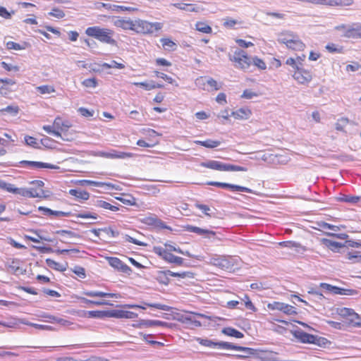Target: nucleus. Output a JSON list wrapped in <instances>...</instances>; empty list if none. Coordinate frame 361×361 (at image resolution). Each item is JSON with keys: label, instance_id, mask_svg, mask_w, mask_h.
Segmentation results:
<instances>
[{"label": "nucleus", "instance_id": "nucleus-16", "mask_svg": "<svg viewBox=\"0 0 361 361\" xmlns=\"http://www.w3.org/2000/svg\"><path fill=\"white\" fill-rule=\"evenodd\" d=\"M52 215L55 216H66V217L73 216H75L77 218H80V219H97L98 217V215L96 213H92V212H83V213H78V214H73L70 212H66L54 211V210H53Z\"/></svg>", "mask_w": 361, "mask_h": 361}, {"label": "nucleus", "instance_id": "nucleus-2", "mask_svg": "<svg viewBox=\"0 0 361 361\" xmlns=\"http://www.w3.org/2000/svg\"><path fill=\"white\" fill-rule=\"evenodd\" d=\"M278 42L284 44L288 49L293 51H303L306 48L305 44L299 35L290 30H284L280 32Z\"/></svg>", "mask_w": 361, "mask_h": 361}, {"label": "nucleus", "instance_id": "nucleus-52", "mask_svg": "<svg viewBox=\"0 0 361 361\" xmlns=\"http://www.w3.org/2000/svg\"><path fill=\"white\" fill-rule=\"evenodd\" d=\"M347 258L353 262H361V255L357 251L349 252Z\"/></svg>", "mask_w": 361, "mask_h": 361}, {"label": "nucleus", "instance_id": "nucleus-8", "mask_svg": "<svg viewBox=\"0 0 361 361\" xmlns=\"http://www.w3.org/2000/svg\"><path fill=\"white\" fill-rule=\"evenodd\" d=\"M196 341L202 345L209 348H216L218 347L219 348L228 349V350H235L240 351H247L250 348L246 347H242L233 345L227 342H214L209 339H203L201 338H196Z\"/></svg>", "mask_w": 361, "mask_h": 361}, {"label": "nucleus", "instance_id": "nucleus-62", "mask_svg": "<svg viewBox=\"0 0 361 361\" xmlns=\"http://www.w3.org/2000/svg\"><path fill=\"white\" fill-rule=\"evenodd\" d=\"M283 302L274 301L269 303L267 307L271 310H279L281 311Z\"/></svg>", "mask_w": 361, "mask_h": 361}, {"label": "nucleus", "instance_id": "nucleus-44", "mask_svg": "<svg viewBox=\"0 0 361 361\" xmlns=\"http://www.w3.org/2000/svg\"><path fill=\"white\" fill-rule=\"evenodd\" d=\"M3 188L8 192L22 195L23 188H16L13 184L5 183H4Z\"/></svg>", "mask_w": 361, "mask_h": 361}, {"label": "nucleus", "instance_id": "nucleus-48", "mask_svg": "<svg viewBox=\"0 0 361 361\" xmlns=\"http://www.w3.org/2000/svg\"><path fill=\"white\" fill-rule=\"evenodd\" d=\"M25 144L28 146H30L33 148H37L39 147V143L37 142V140L30 135H25L24 137Z\"/></svg>", "mask_w": 361, "mask_h": 361}, {"label": "nucleus", "instance_id": "nucleus-55", "mask_svg": "<svg viewBox=\"0 0 361 361\" xmlns=\"http://www.w3.org/2000/svg\"><path fill=\"white\" fill-rule=\"evenodd\" d=\"M154 74L157 77L162 78L170 84L175 82L174 79L164 73L156 71H154Z\"/></svg>", "mask_w": 361, "mask_h": 361}, {"label": "nucleus", "instance_id": "nucleus-24", "mask_svg": "<svg viewBox=\"0 0 361 361\" xmlns=\"http://www.w3.org/2000/svg\"><path fill=\"white\" fill-rule=\"evenodd\" d=\"M84 295L89 297H99V298H120V295L118 293H104L101 291H85L84 292Z\"/></svg>", "mask_w": 361, "mask_h": 361}, {"label": "nucleus", "instance_id": "nucleus-35", "mask_svg": "<svg viewBox=\"0 0 361 361\" xmlns=\"http://www.w3.org/2000/svg\"><path fill=\"white\" fill-rule=\"evenodd\" d=\"M326 50L331 54H341L343 52V47L334 43H329L325 47Z\"/></svg>", "mask_w": 361, "mask_h": 361}, {"label": "nucleus", "instance_id": "nucleus-42", "mask_svg": "<svg viewBox=\"0 0 361 361\" xmlns=\"http://www.w3.org/2000/svg\"><path fill=\"white\" fill-rule=\"evenodd\" d=\"M157 219V217L154 214H150L141 219L140 222L147 226H154Z\"/></svg>", "mask_w": 361, "mask_h": 361}, {"label": "nucleus", "instance_id": "nucleus-51", "mask_svg": "<svg viewBox=\"0 0 361 361\" xmlns=\"http://www.w3.org/2000/svg\"><path fill=\"white\" fill-rule=\"evenodd\" d=\"M85 302L90 305H93L96 306H102V305H112L113 304L105 300H90L87 299H83Z\"/></svg>", "mask_w": 361, "mask_h": 361}, {"label": "nucleus", "instance_id": "nucleus-36", "mask_svg": "<svg viewBox=\"0 0 361 361\" xmlns=\"http://www.w3.org/2000/svg\"><path fill=\"white\" fill-rule=\"evenodd\" d=\"M197 145H200L207 148H214L220 145V141L207 140L204 141L197 140L195 142Z\"/></svg>", "mask_w": 361, "mask_h": 361}, {"label": "nucleus", "instance_id": "nucleus-33", "mask_svg": "<svg viewBox=\"0 0 361 361\" xmlns=\"http://www.w3.org/2000/svg\"><path fill=\"white\" fill-rule=\"evenodd\" d=\"M160 42L165 50L175 51L177 49L176 44L169 38H161Z\"/></svg>", "mask_w": 361, "mask_h": 361}, {"label": "nucleus", "instance_id": "nucleus-38", "mask_svg": "<svg viewBox=\"0 0 361 361\" xmlns=\"http://www.w3.org/2000/svg\"><path fill=\"white\" fill-rule=\"evenodd\" d=\"M19 110V107L17 105L8 106L6 108L0 109V114L2 115L9 114L11 115L15 116L18 114Z\"/></svg>", "mask_w": 361, "mask_h": 361}, {"label": "nucleus", "instance_id": "nucleus-37", "mask_svg": "<svg viewBox=\"0 0 361 361\" xmlns=\"http://www.w3.org/2000/svg\"><path fill=\"white\" fill-rule=\"evenodd\" d=\"M96 206L104 209L111 210L113 212L118 211L119 208L116 206L112 205L110 203L104 201V200H97L96 202Z\"/></svg>", "mask_w": 361, "mask_h": 361}, {"label": "nucleus", "instance_id": "nucleus-57", "mask_svg": "<svg viewBox=\"0 0 361 361\" xmlns=\"http://www.w3.org/2000/svg\"><path fill=\"white\" fill-rule=\"evenodd\" d=\"M239 22L236 20L232 19L231 18H226L224 19L223 25L226 28H233L235 25H237Z\"/></svg>", "mask_w": 361, "mask_h": 361}, {"label": "nucleus", "instance_id": "nucleus-54", "mask_svg": "<svg viewBox=\"0 0 361 361\" xmlns=\"http://www.w3.org/2000/svg\"><path fill=\"white\" fill-rule=\"evenodd\" d=\"M145 190L152 195H157L159 193L160 189L158 185H147L145 187Z\"/></svg>", "mask_w": 361, "mask_h": 361}, {"label": "nucleus", "instance_id": "nucleus-23", "mask_svg": "<svg viewBox=\"0 0 361 361\" xmlns=\"http://www.w3.org/2000/svg\"><path fill=\"white\" fill-rule=\"evenodd\" d=\"M297 338L304 343H317V337L304 331L298 332Z\"/></svg>", "mask_w": 361, "mask_h": 361}, {"label": "nucleus", "instance_id": "nucleus-21", "mask_svg": "<svg viewBox=\"0 0 361 361\" xmlns=\"http://www.w3.org/2000/svg\"><path fill=\"white\" fill-rule=\"evenodd\" d=\"M320 242L326 247L334 252H338L341 247H344V244L336 241H332L327 238H322Z\"/></svg>", "mask_w": 361, "mask_h": 361}, {"label": "nucleus", "instance_id": "nucleus-34", "mask_svg": "<svg viewBox=\"0 0 361 361\" xmlns=\"http://www.w3.org/2000/svg\"><path fill=\"white\" fill-rule=\"evenodd\" d=\"M46 264L47 265L52 269H54L56 271H66V267H63L62 264H61L60 263L54 261V259H46Z\"/></svg>", "mask_w": 361, "mask_h": 361}, {"label": "nucleus", "instance_id": "nucleus-17", "mask_svg": "<svg viewBox=\"0 0 361 361\" xmlns=\"http://www.w3.org/2000/svg\"><path fill=\"white\" fill-rule=\"evenodd\" d=\"M252 115V111L248 107L240 108L231 112V116L237 120L248 119Z\"/></svg>", "mask_w": 361, "mask_h": 361}, {"label": "nucleus", "instance_id": "nucleus-46", "mask_svg": "<svg viewBox=\"0 0 361 361\" xmlns=\"http://www.w3.org/2000/svg\"><path fill=\"white\" fill-rule=\"evenodd\" d=\"M281 312L287 315H295L297 314V310L295 307L288 304L283 303Z\"/></svg>", "mask_w": 361, "mask_h": 361}, {"label": "nucleus", "instance_id": "nucleus-50", "mask_svg": "<svg viewBox=\"0 0 361 361\" xmlns=\"http://www.w3.org/2000/svg\"><path fill=\"white\" fill-rule=\"evenodd\" d=\"M142 325L147 327L152 326H164L166 325V323L159 320H147L143 321L141 323Z\"/></svg>", "mask_w": 361, "mask_h": 361}, {"label": "nucleus", "instance_id": "nucleus-7", "mask_svg": "<svg viewBox=\"0 0 361 361\" xmlns=\"http://www.w3.org/2000/svg\"><path fill=\"white\" fill-rule=\"evenodd\" d=\"M200 166L212 169L216 171H247V169L244 166L230 164H225L222 163L219 161L215 160H209L208 161L202 162L200 163Z\"/></svg>", "mask_w": 361, "mask_h": 361}, {"label": "nucleus", "instance_id": "nucleus-61", "mask_svg": "<svg viewBox=\"0 0 361 361\" xmlns=\"http://www.w3.org/2000/svg\"><path fill=\"white\" fill-rule=\"evenodd\" d=\"M42 128L47 133L54 135L57 137L61 135L59 131H57V130L55 128V127H54V125L53 126H44Z\"/></svg>", "mask_w": 361, "mask_h": 361}, {"label": "nucleus", "instance_id": "nucleus-27", "mask_svg": "<svg viewBox=\"0 0 361 361\" xmlns=\"http://www.w3.org/2000/svg\"><path fill=\"white\" fill-rule=\"evenodd\" d=\"M353 3L352 0H325L324 6L330 7L350 6Z\"/></svg>", "mask_w": 361, "mask_h": 361}, {"label": "nucleus", "instance_id": "nucleus-32", "mask_svg": "<svg viewBox=\"0 0 361 361\" xmlns=\"http://www.w3.org/2000/svg\"><path fill=\"white\" fill-rule=\"evenodd\" d=\"M29 46V43L23 42L21 44L14 42L13 41H8L6 44V47L8 50H23Z\"/></svg>", "mask_w": 361, "mask_h": 361}, {"label": "nucleus", "instance_id": "nucleus-39", "mask_svg": "<svg viewBox=\"0 0 361 361\" xmlns=\"http://www.w3.org/2000/svg\"><path fill=\"white\" fill-rule=\"evenodd\" d=\"M223 333L227 336L241 338L243 337V334L233 328H226L223 330Z\"/></svg>", "mask_w": 361, "mask_h": 361}, {"label": "nucleus", "instance_id": "nucleus-4", "mask_svg": "<svg viewBox=\"0 0 361 361\" xmlns=\"http://www.w3.org/2000/svg\"><path fill=\"white\" fill-rule=\"evenodd\" d=\"M286 64L291 66L293 69V78L294 80L302 85H307L313 78V73L310 70L305 68L303 66L296 65L295 58L290 57L286 61Z\"/></svg>", "mask_w": 361, "mask_h": 361}, {"label": "nucleus", "instance_id": "nucleus-22", "mask_svg": "<svg viewBox=\"0 0 361 361\" xmlns=\"http://www.w3.org/2000/svg\"><path fill=\"white\" fill-rule=\"evenodd\" d=\"M116 200L128 206H137V199L130 194L122 193Z\"/></svg>", "mask_w": 361, "mask_h": 361}, {"label": "nucleus", "instance_id": "nucleus-14", "mask_svg": "<svg viewBox=\"0 0 361 361\" xmlns=\"http://www.w3.org/2000/svg\"><path fill=\"white\" fill-rule=\"evenodd\" d=\"M96 155L107 159H127L133 157V154L130 152H118L115 149H112L109 152H98Z\"/></svg>", "mask_w": 361, "mask_h": 361}, {"label": "nucleus", "instance_id": "nucleus-5", "mask_svg": "<svg viewBox=\"0 0 361 361\" xmlns=\"http://www.w3.org/2000/svg\"><path fill=\"white\" fill-rule=\"evenodd\" d=\"M162 27L163 23H151L137 19L135 20L133 32L142 35H152L155 32L161 30Z\"/></svg>", "mask_w": 361, "mask_h": 361}, {"label": "nucleus", "instance_id": "nucleus-45", "mask_svg": "<svg viewBox=\"0 0 361 361\" xmlns=\"http://www.w3.org/2000/svg\"><path fill=\"white\" fill-rule=\"evenodd\" d=\"M173 276V277H180V278H185L186 276L185 272L182 273H178V272H173L170 270H167L165 271H163L159 276V278L161 279L163 276Z\"/></svg>", "mask_w": 361, "mask_h": 361}, {"label": "nucleus", "instance_id": "nucleus-15", "mask_svg": "<svg viewBox=\"0 0 361 361\" xmlns=\"http://www.w3.org/2000/svg\"><path fill=\"white\" fill-rule=\"evenodd\" d=\"M19 166L22 167H25L28 169H56L59 167L57 166L48 164V163H44L40 161H20L19 162Z\"/></svg>", "mask_w": 361, "mask_h": 361}, {"label": "nucleus", "instance_id": "nucleus-25", "mask_svg": "<svg viewBox=\"0 0 361 361\" xmlns=\"http://www.w3.org/2000/svg\"><path fill=\"white\" fill-rule=\"evenodd\" d=\"M44 195V191L42 189H35V188H29L25 189L23 188L22 196L26 197H41Z\"/></svg>", "mask_w": 361, "mask_h": 361}, {"label": "nucleus", "instance_id": "nucleus-59", "mask_svg": "<svg viewBox=\"0 0 361 361\" xmlns=\"http://www.w3.org/2000/svg\"><path fill=\"white\" fill-rule=\"evenodd\" d=\"M125 240H126V241L133 243V244H135L136 245H140V246H146L147 245V244L145 243L140 241L128 235H125Z\"/></svg>", "mask_w": 361, "mask_h": 361}, {"label": "nucleus", "instance_id": "nucleus-3", "mask_svg": "<svg viewBox=\"0 0 361 361\" xmlns=\"http://www.w3.org/2000/svg\"><path fill=\"white\" fill-rule=\"evenodd\" d=\"M85 34L91 37H94L99 42L111 45H116V40L113 36L114 32L108 28L100 27L99 26L89 27L85 30Z\"/></svg>", "mask_w": 361, "mask_h": 361}, {"label": "nucleus", "instance_id": "nucleus-64", "mask_svg": "<svg viewBox=\"0 0 361 361\" xmlns=\"http://www.w3.org/2000/svg\"><path fill=\"white\" fill-rule=\"evenodd\" d=\"M206 83L209 85L212 90H218L221 88V85L213 78H209L206 81Z\"/></svg>", "mask_w": 361, "mask_h": 361}, {"label": "nucleus", "instance_id": "nucleus-1", "mask_svg": "<svg viewBox=\"0 0 361 361\" xmlns=\"http://www.w3.org/2000/svg\"><path fill=\"white\" fill-rule=\"evenodd\" d=\"M152 251L168 263L174 264L178 266H180L183 264V258L175 256L172 254V252L184 254L180 247H176L173 245L165 243L164 247L161 246H154L153 247Z\"/></svg>", "mask_w": 361, "mask_h": 361}, {"label": "nucleus", "instance_id": "nucleus-60", "mask_svg": "<svg viewBox=\"0 0 361 361\" xmlns=\"http://www.w3.org/2000/svg\"><path fill=\"white\" fill-rule=\"evenodd\" d=\"M82 85L86 87H95L97 85L96 78H87L82 81Z\"/></svg>", "mask_w": 361, "mask_h": 361}, {"label": "nucleus", "instance_id": "nucleus-11", "mask_svg": "<svg viewBox=\"0 0 361 361\" xmlns=\"http://www.w3.org/2000/svg\"><path fill=\"white\" fill-rule=\"evenodd\" d=\"M7 271L15 275L23 274L25 272L22 266V261L19 259H10L6 264Z\"/></svg>", "mask_w": 361, "mask_h": 361}, {"label": "nucleus", "instance_id": "nucleus-40", "mask_svg": "<svg viewBox=\"0 0 361 361\" xmlns=\"http://www.w3.org/2000/svg\"><path fill=\"white\" fill-rule=\"evenodd\" d=\"M36 90L41 94H51L56 92L55 87L49 85L38 86Z\"/></svg>", "mask_w": 361, "mask_h": 361}, {"label": "nucleus", "instance_id": "nucleus-10", "mask_svg": "<svg viewBox=\"0 0 361 361\" xmlns=\"http://www.w3.org/2000/svg\"><path fill=\"white\" fill-rule=\"evenodd\" d=\"M207 185H212V186H216L218 188H224V189H228L231 191H239V192H245L248 193H252V190L248 188L233 185L231 183H221L218 181H209L207 183Z\"/></svg>", "mask_w": 361, "mask_h": 361}, {"label": "nucleus", "instance_id": "nucleus-9", "mask_svg": "<svg viewBox=\"0 0 361 361\" xmlns=\"http://www.w3.org/2000/svg\"><path fill=\"white\" fill-rule=\"evenodd\" d=\"M183 230L188 232H191L196 233L199 235H201L205 238H215L216 233L214 231L209 230L207 228H201L200 227L192 226V225H185L183 226Z\"/></svg>", "mask_w": 361, "mask_h": 361}, {"label": "nucleus", "instance_id": "nucleus-63", "mask_svg": "<svg viewBox=\"0 0 361 361\" xmlns=\"http://www.w3.org/2000/svg\"><path fill=\"white\" fill-rule=\"evenodd\" d=\"M235 42H236V44L238 46H240V47H243V48H248V47L254 46V44L252 42H246L245 40L242 39H236L235 40Z\"/></svg>", "mask_w": 361, "mask_h": 361}, {"label": "nucleus", "instance_id": "nucleus-19", "mask_svg": "<svg viewBox=\"0 0 361 361\" xmlns=\"http://www.w3.org/2000/svg\"><path fill=\"white\" fill-rule=\"evenodd\" d=\"M134 23L135 20H131L130 19H125L123 18H118L114 21V25L120 27L124 30H132L134 29Z\"/></svg>", "mask_w": 361, "mask_h": 361}, {"label": "nucleus", "instance_id": "nucleus-41", "mask_svg": "<svg viewBox=\"0 0 361 361\" xmlns=\"http://www.w3.org/2000/svg\"><path fill=\"white\" fill-rule=\"evenodd\" d=\"M31 231L32 233H34L35 234H36L37 235V238L32 237V236L28 235H23V238L25 240L32 241L33 243H39L41 240H47L46 238H44V237H42V235H39L40 231L32 230Z\"/></svg>", "mask_w": 361, "mask_h": 361}, {"label": "nucleus", "instance_id": "nucleus-26", "mask_svg": "<svg viewBox=\"0 0 361 361\" xmlns=\"http://www.w3.org/2000/svg\"><path fill=\"white\" fill-rule=\"evenodd\" d=\"M80 184L82 185H92L97 187H104L106 186L109 188H114V185L111 183H105V182H98L91 180H81L79 181Z\"/></svg>", "mask_w": 361, "mask_h": 361}, {"label": "nucleus", "instance_id": "nucleus-6", "mask_svg": "<svg viewBox=\"0 0 361 361\" xmlns=\"http://www.w3.org/2000/svg\"><path fill=\"white\" fill-rule=\"evenodd\" d=\"M229 59L233 63L236 68L247 70L252 65V58L247 53L240 49L234 51L232 56H229Z\"/></svg>", "mask_w": 361, "mask_h": 361}, {"label": "nucleus", "instance_id": "nucleus-18", "mask_svg": "<svg viewBox=\"0 0 361 361\" xmlns=\"http://www.w3.org/2000/svg\"><path fill=\"white\" fill-rule=\"evenodd\" d=\"M106 260L109 265L116 269L121 271H126L130 269L129 267L124 264L119 258L115 257H108Z\"/></svg>", "mask_w": 361, "mask_h": 361}, {"label": "nucleus", "instance_id": "nucleus-53", "mask_svg": "<svg viewBox=\"0 0 361 361\" xmlns=\"http://www.w3.org/2000/svg\"><path fill=\"white\" fill-rule=\"evenodd\" d=\"M49 15L59 19L63 18L65 16L64 12L58 8H54L49 13Z\"/></svg>", "mask_w": 361, "mask_h": 361}, {"label": "nucleus", "instance_id": "nucleus-12", "mask_svg": "<svg viewBox=\"0 0 361 361\" xmlns=\"http://www.w3.org/2000/svg\"><path fill=\"white\" fill-rule=\"evenodd\" d=\"M137 316V313L124 309L109 310V318L135 319Z\"/></svg>", "mask_w": 361, "mask_h": 361}, {"label": "nucleus", "instance_id": "nucleus-47", "mask_svg": "<svg viewBox=\"0 0 361 361\" xmlns=\"http://www.w3.org/2000/svg\"><path fill=\"white\" fill-rule=\"evenodd\" d=\"M252 63L259 70L264 71L267 68L266 63L257 56L252 58Z\"/></svg>", "mask_w": 361, "mask_h": 361}, {"label": "nucleus", "instance_id": "nucleus-13", "mask_svg": "<svg viewBox=\"0 0 361 361\" xmlns=\"http://www.w3.org/2000/svg\"><path fill=\"white\" fill-rule=\"evenodd\" d=\"M123 308H130V309H142L145 310L147 307H153L157 310L169 311L170 310V307L166 305L160 304V303H148L143 302L142 305H136V304H126L121 306Z\"/></svg>", "mask_w": 361, "mask_h": 361}, {"label": "nucleus", "instance_id": "nucleus-43", "mask_svg": "<svg viewBox=\"0 0 361 361\" xmlns=\"http://www.w3.org/2000/svg\"><path fill=\"white\" fill-rule=\"evenodd\" d=\"M338 199L340 202L348 203H357L360 200V197L358 196H352L347 195H342Z\"/></svg>", "mask_w": 361, "mask_h": 361}, {"label": "nucleus", "instance_id": "nucleus-49", "mask_svg": "<svg viewBox=\"0 0 361 361\" xmlns=\"http://www.w3.org/2000/svg\"><path fill=\"white\" fill-rule=\"evenodd\" d=\"M71 271L76 274L80 279H85L86 277L85 269L82 267L75 266L71 269Z\"/></svg>", "mask_w": 361, "mask_h": 361}, {"label": "nucleus", "instance_id": "nucleus-29", "mask_svg": "<svg viewBox=\"0 0 361 361\" xmlns=\"http://www.w3.org/2000/svg\"><path fill=\"white\" fill-rule=\"evenodd\" d=\"M69 194L74 196L78 200H87L90 198V193L86 190H79L76 189H71Z\"/></svg>", "mask_w": 361, "mask_h": 361}, {"label": "nucleus", "instance_id": "nucleus-56", "mask_svg": "<svg viewBox=\"0 0 361 361\" xmlns=\"http://www.w3.org/2000/svg\"><path fill=\"white\" fill-rule=\"evenodd\" d=\"M348 123V119L347 118H341V119H338L336 123V129L338 131H343L344 126H346Z\"/></svg>", "mask_w": 361, "mask_h": 361}, {"label": "nucleus", "instance_id": "nucleus-31", "mask_svg": "<svg viewBox=\"0 0 361 361\" xmlns=\"http://www.w3.org/2000/svg\"><path fill=\"white\" fill-rule=\"evenodd\" d=\"M195 27L197 31L202 33L211 34L212 32V27L203 21H197L195 23Z\"/></svg>", "mask_w": 361, "mask_h": 361}, {"label": "nucleus", "instance_id": "nucleus-28", "mask_svg": "<svg viewBox=\"0 0 361 361\" xmlns=\"http://www.w3.org/2000/svg\"><path fill=\"white\" fill-rule=\"evenodd\" d=\"M135 86L140 87L144 88L145 90H151L156 88H163L164 85L162 84L155 83L152 82L151 83H147L146 82H135L133 83Z\"/></svg>", "mask_w": 361, "mask_h": 361}, {"label": "nucleus", "instance_id": "nucleus-30", "mask_svg": "<svg viewBox=\"0 0 361 361\" xmlns=\"http://www.w3.org/2000/svg\"><path fill=\"white\" fill-rule=\"evenodd\" d=\"M86 315L89 318H109V310H92L87 311Z\"/></svg>", "mask_w": 361, "mask_h": 361}, {"label": "nucleus", "instance_id": "nucleus-20", "mask_svg": "<svg viewBox=\"0 0 361 361\" xmlns=\"http://www.w3.org/2000/svg\"><path fill=\"white\" fill-rule=\"evenodd\" d=\"M54 127H55L59 132L67 131L72 127V124L69 121H63L61 117L57 116L54 121Z\"/></svg>", "mask_w": 361, "mask_h": 361}, {"label": "nucleus", "instance_id": "nucleus-58", "mask_svg": "<svg viewBox=\"0 0 361 361\" xmlns=\"http://www.w3.org/2000/svg\"><path fill=\"white\" fill-rule=\"evenodd\" d=\"M158 143V141H151V142H146L144 140H138L137 141V145L140 147H152L155 146Z\"/></svg>", "mask_w": 361, "mask_h": 361}]
</instances>
